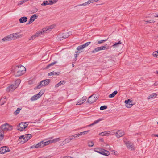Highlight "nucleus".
Listing matches in <instances>:
<instances>
[{
	"instance_id": "nucleus-22",
	"label": "nucleus",
	"mask_w": 158,
	"mask_h": 158,
	"mask_svg": "<svg viewBox=\"0 0 158 158\" xmlns=\"http://www.w3.org/2000/svg\"><path fill=\"white\" fill-rule=\"evenodd\" d=\"M27 18L26 17H21L19 19V22L20 23H23L26 22L27 21Z\"/></svg>"
},
{
	"instance_id": "nucleus-57",
	"label": "nucleus",
	"mask_w": 158,
	"mask_h": 158,
	"mask_svg": "<svg viewBox=\"0 0 158 158\" xmlns=\"http://www.w3.org/2000/svg\"><path fill=\"white\" fill-rule=\"evenodd\" d=\"M155 85H158V81L156 82L154 84Z\"/></svg>"
},
{
	"instance_id": "nucleus-39",
	"label": "nucleus",
	"mask_w": 158,
	"mask_h": 158,
	"mask_svg": "<svg viewBox=\"0 0 158 158\" xmlns=\"http://www.w3.org/2000/svg\"><path fill=\"white\" fill-rule=\"evenodd\" d=\"M122 44V43L120 41H119L118 43H116L112 45V47L114 48H115L116 47H118L119 44Z\"/></svg>"
},
{
	"instance_id": "nucleus-64",
	"label": "nucleus",
	"mask_w": 158,
	"mask_h": 158,
	"mask_svg": "<svg viewBox=\"0 0 158 158\" xmlns=\"http://www.w3.org/2000/svg\"><path fill=\"white\" fill-rule=\"evenodd\" d=\"M112 151H113V152L114 151V152H115V151L113 150ZM114 153H115V152H114Z\"/></svg>"
},
{
	"instance_id": "nucleus-56",
	"label": "nucleus",
	"mask_w": 158,
	"mask_h": 158,
	"mask_svg": "<svg viewBox=\"0 0 158 158\" xmlns=\"http://www.w3.org/2000/svg\"><path fill=\"white\" fill-rule=\"evenodd\" d=\"M94 151L97 152V153H99V154H100V151H97V150H94Z\"/></svg>"
},
{
	"instance_id": "nucleus-43",
	"label": "nucleus",
	"mask_w": 158,
	"mask_h": 158,
	"mask_svg": "<svg viewBox=\"0 0 158 158\" xmlns=\"http://www.w3.org/2000/svg\"><path fill=\"white\" fill-rule=\"evenodd\" d=\"M44 93V90H41L39 93L37 94V95L39 96L40 98L41 96L43 95V94Z\"/></svg>"
},
{
	"instance_id": "nucleus-58",
	"label": "nucleus",
	"mask_w": 158,
	"mask_h": 158,
	"mask_svg": "<svg viewBox=\"0 0 158 158\" xmlns=\"http://www.w3.org/2000/svg\"><path fill=\"white\" fill-rule=\"evenodd\" d=\"M153 16L155 17H158V15L157 14H155L153 15Z\"/></svg>"
},
{
	"instance_id": "nucleus-44",
	"label": "nucleus",
	"mask_w": 158,
	"mask_h": 158,
	"mask_svg": "<svg viewBox=\"0 0 158 158\" xmlns=\"http://www.w3.org/2000/svg\"><path fill=\"white\" fill-rule=\"evenodd\" d=\"M57 1V0H54L53 1H52V0H49V4L50 5H52L53 4V3H56Z\"/></svg>"
},
{
	"instance_id": "nucleus-34",
	"label": "nucleus",
	"mask_w": 158,
	"mask_h": 158,
	"mask_svg": "<svg viewBox=\"0 0 158 158\" xmlns=\"http://www.w3.org/2000/svg\"><path fill=\"white\" fill-rule=\"evenodd\" d=\"M70 141L69 139V138H67L65 139V140L62 141L61 144L62 145H64L65 144L68 143Z\"/></svg>"
},
{
	"instance_id": "nucleus-6",
	"label": "nucleus",
	"mask_w": 158,
	"mask_h": 158,
	"mask_svg": "<svg viewBox=\"0 0 158 158\" xmlns=\"http://www.w3.org/2000/svg\"><path fill=\"white\" fill-rule=\"evenodd\" d=\"M90 44V42H88L85 43L83 45L78 46L77 48V49L79 51V53L81 52L82 51H81L83 49L88 46Z\"/></svg>"
},
{
	"instance_id": "nucleus-38",
	"label": "nucleus",
	"mask_w": 158,
	"mask_h": 158,
	"mask_svg": "<svg viewBox=\"0 0 158 158\" xmlns=\"http://www.w3.org/2000/svg\"><path fill=\"white\" fill-rule=\"evenodd\" d=\"M89 132V130H87L83 132H80L79 133H78V135H79V136H80L82 135H85V134H87Z\"/></svg>"
},
{
	"instance_id": "nucleus-49",
	"label": "nucleus",
	"mask_w": 158,
	"mask_h": 158,
	"mask_svg": "<svg viewBox=\"0 0 158 158\" xmlns=\"http://www.w3.org/2000/svg\"><path fill=\"white\" fill-rule=\"evenodd\" d=\"M107 39L106 40H100V41H99L98 42V44H102V43H103V42L106 41V40H107Z\"/></svg>"
},
{
	"instance_id": "nucleus-13",
	"label": "nucleus",
	"mask_w": 158,
	"mask_h": 158,
	"mask_svg": "<svg viewBox=\"0 0 158 158\" xmlns=\"http://www.w3.org/2000/svg\"><path fill=\"white\" fill-rule=\"evenodd\" d=\"M52 27L51 26L50 27H47L46 28H44L42 29V31H39L38 32H41L42 33H40V35H41L42 34H43L44 33H46L47 31H50L51 30V29H52Z\"/></svg>"
},
{
	"instance_id": "nucleus-51",
	"label": "nucleus",
	"mask_w": 158,
	"mask_h": 158,
	"mask_svg": "<svg viewBox=\"0 0 158 158\" xmlns=\"http://www.w3.org/2000/svg\"><path fill=\"white\" fill-rule=\"evenodd\" d=\"M66 34L68 35V37L69 36L71 35L72 34V32L71 31H68L67 32L65 33Z\"/></svg>"
},
{
	"instance_id": "nucleus-19",
	"label": "nucleus",
	"mask_w": 158,
	"mask_h": 158,
	"mask_svg": "<svg viewBox=\"0 0 158 158\" xmlns=\"http://www.w3.org/2000/svg\"><path fill=\"white\" fill-rule=\"evenodd\" d=\"M41 33V32H37L36 33H35V35L30 37L29 38V40H34L35 38L36 37H38V36L40 35V33Z\"/></svg>"
},
{
	"instance_id": "nucleus-10",
	"label": "nucleus",
	"mask_w": 158,
	"mask_h": 158,
	"mask_svg": "<svg viewBox=\"0 0 158 158\" xmlns=\"http://www.w3.org/2000/svg\"><path fill=\"white\" fill-rule=\"evenodd\" d=\"M132 101L130 99H128L125 101L126 107L128 108H130L133 105L132 103Z\"/></svg>"
},
{
	"instance_id": "nucleus-30",
	"label": "nucleus",
	"mask_w": 158,
	"mask_h": 158,
	"mask_svg": "<svg viewBox=\"0 0 158 158\" xmlns=\"http://www.w3.org/2000/svg\"><path fill=\"white\" fill-rule=\"evenodd\" d=\"M57 63V62L56 61H55L54 62H52L51 63H50V64H49L48 65H47L46 66V67L44 68V69H49L50 66H53L55 64H56Z\"/></svg>"
},
{
	"instance_id": "nucleus-50",
	"label": "nucleus",
	"mask_w": 158,
	"mask_h": 158,
	"mask_svg": "<svg viewBox=\"0 0 158 158\" xmlns=\"http://www.w3.org/2000/svg\"><path fill=\"white\" fill-rule=\"evenodd\" d=\"M5 149V150H6V151H5V153L9 152L10 151V150L9 149V148L6 147V146H4Z\"/></svg>"
},
{
	"instance_id": "nucleus-55",
	"label": "nucleus",
	"mask_w": 158,
	"mask_h": 158,
	"mask_svg": "<svg viewBox=\"0 0 158 158\" xmlns=\"http://www.w3.org/2000/svg\"><path fill=\"white\" fill-rule=\"evenodd\" d=\"M152 136H154L155 137H158V134H152Z\"/></svg>"
},
{
	"instance_id": "nucleus-20",
	"label": "nucleus",
	"mask_w": 158,
	"mask_h": 158,
	"mask_svg": "<svg viewBox=\"0 0 158 158\" xmlns=\"http://www.w3.org/2000/svg\"><path fill=\"white\" fill-rule=\"evenodd\" d=\"M68 35L65 33L60 34L59 35V39L60 40L68 38Z\"/></svg>"
},
{
	"instance_id": "nucleus-48",
	"label": "nucleus",
	"mask_w": 158,
	"mask_h": 158,
	"mask_svg": "<svg viewBox=\"0 0 158 158\" xmlns=\"http://www.w3.org/2000/svg\"><path fill=\"white\" fill-rule=\"evenodd\" d=\"M145 22H146L147 23H153L155 22L154 20L145 21Z\"/></svg>"
},
{
	"instance_id": "nucleus-60",
	"label": "nucleus",
	"mask_w": 158,
	"mask_h": 158,
	"mask_svg": "<svg viewBox=\"0 0 158 158\" xmlns=\"http://www.w3.org/2000/svg\"><path fill=\"white\" fill-rule=\"evenodd\" d=\"M94 2H96L98 1V0H94Z\"/></svg>"
},
{
	"instance_id": "nucleus-28",
	"label": "nucleus",
	"mask_w": 158,
	"mask_h": 158,
	"mask_svg": "<svg viewBox=\"0 0 158 158\" xmlns=\"http://www.w3.org/2000/svg\"><path fill=\"white\" fill-rule=\"evenodd\" d=\"M6 102V97L1 98L0 100V105H3Z\"/></svg>"
},
{
	"instance_id": "nucleus-53",
	"label": "nucleus",
	"mask_w": 158,
	"mask_h": 158,
	"mask_svg": "<svg viewBox=\"0 0 158 158\" xmlns=\"http://www.w3.org/2000/svg\"><path fill=\"white\" fill-rule=\"evenodd\" d=\"M24 135H22L19 137V140L20 141L22 139H23V138L24 137Z\"/></svg>"
},
{
	"instance_id": "nucleus-16",
	"label": "nucleus",
	"mask_w": 158,
	"mask_h": 158,
	"mask_svg": "<svg viewBox=\"0 0 158 158\" xmlns=\"http://www.w3.org/2000/svg\"><path fill=\"white\" fill-rule=\"evenodd\" d=\"M37 18V16L36 14L33 15L30 18L29 20L28 23V24H30L32 23L35 19H36Z\"/></svg>"
},
{
	"instance_id": "nucleus-40",
	"label": "nucleus",
	"mask_w": 158,
	"mask_h": 158,
	"mask_svg": "<svg viewBox=\"0 0 158 158\" xmlns=\"http://www.w3.org/2000/svg\"><path fill=\"white\" fill-rule=\"evenodd\" d=\"M21 110V109H20L19 108H18L14 112V114L15 115H17L19 113Z\"/></svg>"
},
{
	"instance_id": "nucleus-42",
	"label": "nucleus",
	"mask_w": 158,
	"mask_h": 158,
	"mask_svg": "<svg viewBox=\"0 0 158 158\" xmlns=\"http://www.w3.org/2000/svg\"><path fill=\"white\" fill-rule=\"evenodd\" d=\"M153 56L156 57L158 58V50L154 52L153 53Z\"/></svg>"
},
{
	"instance_id": "nucleus-41",
	"label": "nucleus",
	"mask_w": 158,
	"mask_h": 158,
	"mask_svg": "<svg viewBox=\"0 0 158 158\" xmlns=\"http://www.w3.org/2000/svg\"><path fill=\"white\" fill-rule=\"evenodd\" d=\"M88 145L90 147H92L94 145V143L92 141H89L88 143Z\"/></svg>"
},
{
	"instance_id": "nucleus-45",
	"label": "nucleus",
	"mask_w": 158,
	"mask_h": 158,
	"mask_svg": "<svg viewBox=\"0 0 158 158\" xmlns=\"http://www.w3.org/2000/svg\"><path fill=\"white\" fill-rule=\"evenodd\" d=\"M107 108V106H106L104 105L100 107V110H104L106 109Z\"/></svg>"
},
{
	"instance_id": "nucleus-17",
	"label": "nucleus",
	"mask_w": 158,
	"mask_h": 158,
	"mask_svg": "<svg viewBox=\"0 0 158 158\" xmlns=\"http://www.w3.org/2000/svg\"><path fill=\"white\" fill-rule=\"evenodd\" d=\"M32 137L31 135L28 134L25 135V137L23 138V141L22 143H23L25 142L28 141ZM22 141V140H21Z\"/></svg>"
},
{
	"instance_id": "nucleus-8",
	"label": "nucleus",
	"mask_w": 158,
	"mask_h": 158,
	"mask_svg": "<svg viewBox=\"0 0 158 158\" xmlns=\"http://www.w3.org/2000/svg\"><path fill=\"white\" fill-rule=\"evenodd\" d=\"M12 40H15L22 37L23 35L22 34H19L18 33L10 34Z\"/></svg>"
},
{
	"instance_id": "nucleus-29",
	"label": "nucleus",
	"mask_w": 158,
	"mask_h": 158,
	"mask_svg": "<svg viewBox=\"0 0 158 158\" xmlns=\"http://www.w3.org/2000/svg\"><path fill=\"white\" fill-rule=\"evenodd\" d=\"M157 96V94L156 93H153L150 95L147 98L148 99H149L151 98H155Z\"/></svg>"
},
{
	"instance_id": "nucleus-61",
	"label": "nucleus",
	"mask_w": 158,
	"mask_h": 158,
	"mask_svg": "<svg viewBox=\"0 0 158 158\" xmlns=\"http://www.w3.org/2000/svg\"><path fill=\"white\" fill-rule=\"evenodd\" d=\"M156 73L158 74V71H156Z\"/></svg>"
},
{
	"instance_id": "nucleus-11",
	"label": "nucleus",
	"mask_w": 158,
	"mask_h": 158,
	"mask_svg": "<svg viewBox=\"0 0 158 158\" xmlns=\"http://www.w3.org/2000/svg\"><path fill=\"white\" fill-rule=\"evenodd\" d=\"M17 87V85H12L7 87L6 91L8 92L12 91L15 90Z\"/></svg>"
},
{
	"instance_id": "nucleus-37",
	"label": "nucleus",
	"mask_w": 158,
	"mask_h": 158,
	"mask_svg": "<svg viewBox=\"0 0 158 158\" xmlns=\"http://www.w3.org/2000/svg\"><path fill=\"white\" fill-rule=\"evenodd\" d=\"M60 140H61V139H60V138H56L54 139L53 140H51V142H52L51 143H56L57 142H58V141H59Z\"/></svg>"
},
{
	"instance_id": "nucleus-9",
	"label": "nucleus",
	"mask_w": 158,
	"mask_h": 158,
	"mask_svg": "<svg viewBox=\"0 0 158 158\" xmlns=\"http://www.w3.org/2000/svg\"><path fill=\"white\" fill-rule=\"evenodd\" d=\"M12 40L10 34L9 35L0 40V43L2 41L6 42Z\"/></svg>"
},
{
	"instance_id": "nucleus-62",
	"label": "nucleus",
	"mask_w": 158,
	"mask_h": 158,
	"mask_svg": "<svg viewBox=\"0 0 158 158\" xmlns=\"http://www.w3.org/2000/svg\"><path fill=\"white\" fill-rule=\"evenodd\" d=\"M72 66H73V67H74V64H72Z\"/></svg>"
},
{
	"instance_id": "nucleus-35",
	"label": "nucleus",
	"mask_w": 158,
	"mask_h": 158,
	"mask_svg": "<svg viewBox=\"0 0 158 158\" xmlns=\"http://www.w3.org/2000/svg\"><path fill=\"white\" fill-rule=\"evenodd\" d=\"M6 150H5V148L4 146L1 147L0 148V154H3L5 153V151Z\"/></svg>"
},
{
	"instance_id": "nucleus-36",
	"label": "nucleus",
	"mask_w": 158,
	"mask_h": 158,
	"mask_svg": "<svg viewBox=\"0 0 158 158\" xmlns=\"http://www.w3.org/2000/svg\"><path fill=\"white\" fill-rule=\"evenodd\" d=\"M94 0H89L87 2H86L85 3H84L82 4H81L80 5H79V6H82V5L84 6L85 5H86L87 4H90L91 3H93L94 2Z\"/></svg>"
},
{
	"instance_id": "nucleus-33",
	"label": "nucleus",
	"mask_w": 158,
	"mask_h": 158,
	"mask_svg": "<svg viewBox=\"0 0 158 158\" xmlns=\"http://www.w3.org/2000/svg\"><path fill=\"white\" fill-rule=\"evenodd\" d=\"M4 132L0 130V141H1L3 138Z\"/></svg>"
},
{
	"instance_id": "nucleus-21",
	"label": "nucleus",
	"mask_w": 158,
	"mask_h": 158,
	"mask_svg": "<svg viewBox=\"0 0 158 158\" xmlns=\"http://www.w3.org/2000/svg\"><path fill=\"white\" fill-rule=\"evenodd\" d=\"M87 99V97L85 96L81 98V99L78 102L76 105H81L84 103Z\"/></svg>"
},
{
	"instance_id": "nucleus-54",
	"label": "nucleus",
	"mask_w": 158,
	"mask_h": 158,
	"mask_svg": "<svg viewBox=\"0 0 158 158\" xmlns=\"http://www.w3.org/2000/svg\"><path fill=\"white\" fill-rule=\"evenodd\" d=\"M69 138L70 141L73 139H74V138L73 137V135L69 136Z\"/></svg>"
},
{
	"instance_id": "nucleus-5",
	"label": "nucleus",
	"mask_w": 158,
	"mask_h": 158,
	"mask_svg": "<svg viewBox=\"0 0 158 158\" xmlns=\"http://www.w3.org/2000/svg\"><path fill=\"white\" fill-rule=\"evenodd\" d=\"M99 96V95H98L93 94L89 97L87 102L90 103H93L96 101Z\"/></svg>"
},
{
	"instance_id": "nucleus-25",
	"label": "nucleus",
	"mask_w": 158,
	"mask_h": 158,
	"mask_svg": "<svg viewBox=\"0 0 158 158\" xmlns=\"http://www.w3.org/2000/svg\"><path fill=\"white\" fill-rule=\"evenodd\" d=\"M103 120V119L102 118H99L97 120H96L95 121L92 123L90 124L89 126H93V125H94L96 123H98L99 122L102 121Z\"/></svg>"
},
{
	"instance_id": "nucleus-27",
	"label": "nucleus",
	"mask_w": 158,
	"mask_h": 158,
	"mask_svg": "<svg viewBox=\"0 0 158 158\" xmlns=\"http://www.w3.org/2000/svg\"><path fill=\"white\" fill-rule=\"evenodd\" d=\"M60 74V72H55L54 71H53L49 73L48 74V76H51V75H59V74Z\"/></svg>"
},
{
	"instance_id": "nucleus-18",
	"label": "nucleus",
	"mask_w": 158,
	"mask_h": 158,
	"mask_svg": "<svg viewBox=\"0 0 158 158\" xmlns=\"http://www.w3.org/2000/svg\"><path fill=\"white\" fill-rule=\"evenodd\" d=\"M100 154L106 156H108L110 154V153L107 150L103 149H101Z\"/></svg>"
},
{
	"instance_id": "nucleus-59",
	"label": "nucleus",
	"mask_w": 158,
	"mask_h": 158,
	"mask_svg": "<svg viewBox=\"0 0 158 158\" xmlns=\"http://www.w3.org/2000/svg\"><path fill=\"white\" fill-rule=\"evenodd\" d=\"M78 52H75L76 53V54H75V57L76 58L77 56V55H78V54H77V53Z\"/></svg>"
},
{
	"instance_id": "nucleus-52",
	"label": "nucleus",
	"mask_w": 158,
	"mask_h": 158,
	"mask_svg": "<svg viewBox=\"0 0 158 158\" xmlns=\"http://www.w3.org/2000/svg\"><path fill=\"white\" fill-rule=\"evenodd\" d=\"M73 137L74 138V139L76 138H77L78 137H79V135L78 134L74 135H73Z\"/></svg>"
},
{
	"instance_id": "nucleus-15",
	"label": "nucleus",
	"mask_w": 158,
	"mask_h": 158,
	"mask_svg": "<svg viewBox=\"0 0 158 158\" xmlns=\"http://www.w3.org/2000/svg\"><path fill=\"white\" fill-rule=\"evenodd\" d=\"M114 133L116 134V136L118 138L121 137L124 134L123 131L118 130V131L116 132H114Z\"/></svg>"
},
{
	"instance_id": "nucleus-46",
	"label": "nucleus",
	"mask_w": 158,
	"mask_h": 158,
	"mask_svg": "<svg viewBox=\"0 0 158 158\" xmlns=\"http://www.w3.org/2000/svg\"><path fill=\"white\" fill-rule=\"evenodd\" d=\"M47 5H49L48 1H44L43 3L41 4V5L42 6H45Z\"/></svg>"
},
{
	"instance_id": "nucleus-3",
	"label": "nucleus",
	"mask_w": 158,
	"mask_h": 158,
	"mask_svg": "<svg viewBox=\"0 0 158 158\" xmlns=\"http://www.w3.org/2000/svg\"><path fill=\"white\" fill-rule=\"evenodd\" d=\"M50 80L49 79H47L43 80L41 81L39 84L37 86L35 89H40L42 87L48 85L50 82Z\"/></svg>"
},
{
	"instance_id": "nucleus-23",
	"label": "nucleus",
	"mask_w": 158,
	"mask_h": 158,
	"mask_svg": "<svg viewBox=\"0 0 158 158\" xmlns=\"http://www.w3.org/2000/svg\"><path fill=\"white\" fill-rule=\"evenodd\" d=\"M65 82H66L64 80L61 81L60 82H59L58 84L55 85V87H58L64 84Z\"/></svg>"
},
{
	"instance_id": "nucleus-63",
	"label": "nucleus",
	"mask_w": 158,
	"mask_h": 158,
	"mask_svg": "<svg viewBox=\"0 0 158 158\" xmlns=\"http://www.w3.org/2000/svg\"><path fill=\"white\" fill-rule=\"evenodd\" d=\"M30 82H31V81H29V84H30Z\"/></svg>"
},
{
	"instance_id": "nucleus-12",
	"label": "nucleus",
	"mask_w": 158,
	"mask_h": 158,
	"mask_svg": "<svg viewBox=\"0 0 158 158\" xmlns=\"http://www.w3.org/2000/svg\"><path fill=\"white\" fill-rule=\"evenodd\" d=\"M43 141H41L39 143H38L37 144H36L35 145H34L31 146L30 148H40L42 147H44V145H43Z\"/></svg>"
},
{
	"instance_id": "nucleus-7",
	"label": "nucleus",
	"mask_w": 158,
	"mask_h": 158,
	"mask_svg": "<svg viewBox=\"0 0 158 158\" xmlns=\"http://www.w3.org/2000/svg\"><path fill=\"white\" fill-rule=\"evenodd\" d=\"M109 48V47L108 46L106 47V46L98 47L96 48H95L94 49L93 51H92V53L96 52L102 50H104L106 49H108Z\"/></svg>"
},
{
	"instance_id": "nucleus-4",
	"label": "nucleus",
	"mask_w": 158,
	"mask_h": 158,
	"mask_svg": "<svg viewBox=\"0 0 158 158\" xmlns=\"http://www.w3.org/2000/svg\"><path fill=\"white\" fill-rule=\"evenodd\" d=\"M28 124L26 122H21L17 127V129L18 130L22 131L27 127Z\"/></svg>"
},
{
	"instance_id": "nucleus-26",
	"label": "nucleus",
	"mask_w": 158,
	"mask_h": 158,
	"mask_svg": "<svg viewBox=\"0 0 158 158\" xmlns=\"http://www.w3.org/2000/svg\"><path fill=\"white\" fill-rule=\"evenodd\" d=\"M40 97L37 95V94H36L35 95L32 96L31 98V101H34L38 99Z\"/></svg>"
},
{
	"instance_id": "nucleus-1",
	"label": "nucleus",
	"mask_w": 158,
	"mask_h": 158,
	"mask_svg": "<svg viewBox=\"0 0 158 158\" xmlns=\"http://www.w3.org/2000/svg\"><path fill=\"white\" fill-rule=\"evenodd\" d=\"M26 70V68L23 66L19 65L13 69L11 72L14 73L16 77H19L24 74Z\"/></svg>"
},
{
	"instance_id": "nucleus-32",
	"label": "nucleus",
	"mask_w": 158,
	"mask_h": 158,
	"mask_svg": "<svg viewBox=\"0 0 158 158\" xmlns=\"http://www.w3.org/2000/svg\"><path fill=\"white\" fill-rule=\"evenodd\" d=\"M117 93L118 92L117 91H115L112 94L109 95V98H113L117 94Z\"/></svg>"
},
{
	"instance_id": "nucleus-14",
	"label": "nucleus",
	"mask_w": 158,
	"mask_h": 158,
	"mask_svg": "<svg viewBox=\"0 0 158 158\" xmlns=\"http://www.w3.org/2000/svg\"><path fill=\"white\" fill-rule=\"evenodd\" d=\"M125 144L127 147L129 149L131 150H134V147L133 144L130 143L129 142H126Z\"/></svg>"
},
{
	"instance_id": "nucleus-2",
	"label": "nucleus",
	"mask_w": 158,
	"mask_h": 158,
	"mask_svg": "<svg viewBox=\"0 0 158 158\" xmlns=\"http://www.w3.org/2000/svg\"><path fill=\"white\" fill-rule=\"evenodd\" d=\"M0 130H2L4 132L8 131H10L13 129V127L7 123L1 125L0 127Z\"/></svg>"
},
{
	"instance_id": "nucleus-24",
	"label": "nucleus",
	"mask_w": 158,
	"mask_h": 158,
	"mask_svg": "<svg viewBox=\"0 0 158 158\" xmlns=\"http://www.w3.org/2000/svg\"><path fill=\"white\" fill-rule=\"evenodd\" d=\"M113 131H105L104 132H101L99 133V135H100L102 136H104L106 135H108L109 134V133L108 132H112Z\"/></svg>"
},
{
	"instance_id": "nucleus-47",
	"label": "nucleus",
	"mask_w": 158,
	"mask_h": 158,
	"mask_svg": "<svg viewBox=\"0 0 158 158\" xmlns=\"http://www.w3.org/2000/svg\"><path fill=\"white\" fill-rule=\"evenodd\" d=\"M21 82V80H20L19 79L17 80H16L15 81V85H17L18 86V85Z\"/></svg>"
},
{
	"instance_id": "nucleus-31",
	"label": "nucleus",
	"mask_w": 158,
	"mask_h": 158,
	"mask_svg": "<svg viewBox=\"0 0 158 158\" xmlns=\"http://www.w3.org/2000/svg\"><path fill=\"white\" fill-rule=\"evenodd\" d=\"M43 142L42 143H43V145H44V147L46 145L52 143H51L52 142L51 140H48L45 142H44V140H43Z\"/></svg>"
}]
</instances>
